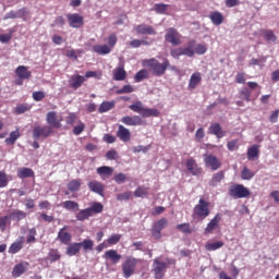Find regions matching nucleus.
<instances>
[{
  "mask_svg": "<svg viewBox=\"0 0 279 279\" xmlns=\"http://www.w3.org/2000/svg\"><path fill=\"white\" fill-rule=\"evenodd\" d=\"M142 65L146 69H149L156 77H162L165 73H167V69L171 66V63L169 62V59H163V62L160 63L156 58L151 59H144L142 61Z\"/></svg>",
  "mask_w": 279,
  "mask_h": 279,
  "instance_id": "1",
  "label": "nucleus"
},
{
  "mask_svg": "<svg viewBox=\"0 0 279 279\" xmlns=\"http://www.w3.org/2000/svg\"><path fill=\"white\" fill-rule=\"evenodd\" d=\"M132 112H137L144 119H149V117H160V111L158 109L145 108V105L141 100L135 101L129 106Z\"/></svg>",
  "mask_w": 279,
  "mask_h": 279,
  "instance_id": "2",
  "label": "nucleus"
},
{
  "mask_svg": "<svg viewBox=\"0 0 279 279\" xmlns=\"http://www.w3.org/2000/svg\"><path fill=\"white\" fill-rule=\"evenodd\" d=\"M210 202L199 198L198 204H196L193 208L192 217L193 219H201V221H204L206 217L210 216Z\"/></svg>",
  "mask_w": 279,
  "mask_h": 279,
  "instance_id": "3",
  "label": "nucleus"
},
{
  "mask_svg": "<svg viewBox=\"0 0 279 279\" xmlns=\"http://www.w3.org/2000/svg\"><path fill=\"white\" fill-rule=\"evenodd\" d=\"M99 213H104V205L99 202H95L90 207L81 209L76 214V219L77 221H86V219L93 217V215H99Z\"/></svg>",
  "mask_w": 279,
  "mask_h": 279,
  "instance_id": "4",
  "label": "nucleus"
},
{
  "mask_svg": "<svg viewBox=\"0 0 279 279\" xmlns=\"http://www.w3.org/2000/svg\"><path fill=\"white\" fill-rule=\"evenodd\" d=\"M136 265H138V258L128 256L124 263L122 264V274L124 278H131L136 271Z\"/></svg>",
  "mask_w": 279,
  "mask_h": 279,
  "instance_id": "5",
  "label": "nucleus"
},
{
  "mask_svg": "<svg viewBox=\"0 0 279 279\" xmlns=\"http://www.w3.org/2000/svg\"><path fill=\"white\" fill-rule=\"evenodd\" d=\"M229 195L234 199H243L244 197H250L252 192L243 184H234L229 189Z\"/></svg>",
  "mask_w": 279,
  "mask_h": 279,
  "instance_id": "6",
  "label": "nucleus"
},
{
  "mask_svg": "<svg viewBox=\"0 0 279 279\" xmlns=\"http://www.w3.org/2000/svg\"><path fill=\"white\" fill-rule=\"evenodd\" d=\"M167 226H169V220L167 218H160L159 220L155 221L150 229L151 236H154V239L157 241H160V239H162V231L165 228H167Z\"/></svg>",
  "mask_w": 279,
  "mask_h": 279,
  "instance_id": "7",
  "label": "nucleus"
},
{
  "mask_svg": "<svg viewBox=\"0 0 279 279\" xmlns=\"http://www.w3.org/2000/svg\"><path fill=\"white\" fill-rule=\"evenodd\" d=\"M166 43H170L173 47H178L182 45V35L178 32V29L170 27L167 29L165 35Z\"/></svg>",
  "mask_w": 279,
  "mask_h": 279,
  "instance_id": "8",
  "label": "nucleus"
},
{
  "mask_svg": "<svg viewBox=\"0 0 279 279\" xmlns=\"http://www.w3.org/2000/svg\"><path fill=\"white\" fill-rule=\"evenodd\" d=\"M51 134H53V129H51V126H40V125H36L33 129V138L35 141H40V138H49V136H51Z\"/></svg>",
  "mask_w": 279,
  "mask_h": 279,
  "instance_id": "9",
  "label": "nucleus"
},
{
  "mask_svg": "<svg viewBox=\"0 0 279 279\" xmlns=\"http://www.w3.org/2000/svg\"><path fill=\"white\" fill-rule=\"evenodd\" d=\"M170 56L172 58H174V60H180L181 56H187V58H193V56H195V50H193V48L186 47H179V48H172L170 50Z\"/></svg>",
  "mask_w": 279,
  "mask_h": 279,
  "instance_id": "10",
  "label": "nucleus"
},
{
  "mask_svg": "<svg viewBox=\"0 0 279 279\" xmlns=\"http://www.w3.org/2000/svg\"><path fill=\"white\" fill-rule=\"evenodd\" d=\"M153 271L155 274V279L165 278V272L167 271V263L155 258L153 262Z\"/></svg>",
  "mask_w": 279,
  "mask_h": 279,
  "instance_id": "11",
  "label": "nucleus"
},
{
  "mask_svg": "<svg viewBox=\"0 0 279 279\" xmlns=\"http://www.w3.org/2000/svg\"><path fill=\"white\" fill-rule=\"evenodd\" d=\"M204 162L207 169H211V171H219L221 169V159H219L215 155H204Z\"/></svg>",
  "mask_w": 279,
  "mask_h": 279,
  "instance_id": "12",
  "label": "nucleus"
},
{
  "mask_svg": "<svg viewBox=\"0 0 279 279\" xmlns=\"http://www.w3.org/2000/svg\"><path fill=\"white\" fill-rule=\"evenodd\" d=\"M46 121L48 128H51V130H60V128H62V120L58 119V113L56 111H49L46 116Z\"/></svg>",
  "mask_w": 279,
  "mask_h": 279,
  "instance_id": "13",
  "label": "nucleus"
},
{
  "mask_svg": "<svg viewBox=\"0 0 279 279\" xmlns=\"http://www.w3.org/2000/svg\"><path fill=\"white\" fill-rule=\"evenodd\" d=\"M185 167L192 175H202V173H204V170L197 165V161L193 157L186 160Z\"/></svg>",
  "mask_w": 279,
  "mask_h": 279,
  "instance_id": "14",
  "label": "nucleus"
},
{
  "mask_svg": "<svg viewBox=\"0 0 279 279\" xmlns=\"http://www.w3.org/2000/svg\"><path fill=\"white\" fill-rule=\"evenodd\" d=\"M116 134L122 143H130V141H132V132H130V129L125 128L123 124L118 126Z\"/></svg>",
  "mask_w": 279,
  "mask_h": 279,
  "instance_id": "15",
  "label": "nucleus"
},
{
  "mask_svg": "<svg viewBox=\"0 0 279 279\" xmlns=\"http://www.w3.org/2000/svg\"><path fill=\"white\" fill-rule=\"evenodd\" d=\"M219 223H221V214H216L204 229V234H213L215 230L219 229Z\"/></svg>",
  "mask_w": 279,
  "mask_h": 279,
  "instance_id": "16",
  "label": "nucleus"
},
{
  "mask_svg": "<svg viewBox=\"0 0 279 279\" xmlns=\"http://www.w3.org/2000/svg\"><path fill=\"white\" fill-rule=\"evenodd\" d=\"M121 123L124 125L136 128L137 125H143V118L141 116H124L121 118Z\"/></svg>",
  "mask_w": 279,
  "mask_h": 279,
  "instance_id": "17",
  "label": "nucleus"
},
{
  "mask_svg": "<svg viewBox=\"0 0 279 279\" xmlns=\"http://www.w3.org/2000/svg\"><path fill=\"white\" fill-rule=\"evenodd\" d=\"M136 34H141L142 36H156L158 34L154 26L147 24H138L135 26Z\"/></svg>",
  "mask_w": 279,
  "mask_h": 279,
  "instance_id": "18",
  "label": "nucleus"
},
{
  "mask_svg": "<svg viewBox=\"0 0 279 279\" xmlns=\"http://www.w3.org/2000/svg\"><path fill=\"white\" fill-rule=\"evenodd\" d=\"M68 16V23L70 27L80 28L84 25V17L77 13H70Z\"/></svg>",
  "mask_w": 279,
  "mask_h": 279,
  "instance_id": "19",
  "label": "nucleus"
},
{
  "mask_svg": "<svg viewBox=\"0 0 279 279\" xmlns=\"http://www.w3.org/2000/svg\"><path fill=\"white\" fill-rule=\"evenodd\" d=\"M66 230H69V227L64 226L59 230L57 235L58 241H60L62 245H69L71 243V240L73 239L71 233Z\"/></svg>",
  "mask_w": 279,
  "mask_h": 279,
  "instance_id": "20",
  "label": "nucleus"
},
{
  "mask_svg": "<svg viewBox=\"0 0 279 279\" xmlns=\"http://www.w3.org/2000/svg\"><path fill=\"white\" fill-rule=\"evenodd\" d=\"M84 82H86V77L80 74H73L69 80V86L70 88H73V90H77V88H81Z\"/></svg>",
  "mask_w": 279,
  "mask_h": 279,
  "instance_id": "21",
  "label": "nucleus"
},
{
  "mask_svg": "<svg viewBox=\"0 0 279 279\" xmlns=\"http://www.w3.org/2000/svg\"><path fill=\"white\" fill-rule=\"evenodd\" d=\"M223 180H226V171L220 170L213 174V177L208 181V184L209 186L216 187V186H219V184H221Z\"/></svg>",
  "mask_w": 279,
  "mask_h": 279,
  "instance_id": "22",
  "label": "nucleus"
},
{
  "mask_svg": "<svg viewBox=\"0 0 279 279\" xmlns=\"http://www.w3.org/2000/svg\"><path fill=\"white\" fill-rule=\"evenodd\" d=\"M28 267H29V263L27 262L16 264L12 270L13 278H21V276H23V274L27 271Z\"/></svg>",
  "mask_w": 279,
  "mask_h": 279,
  "instance_id": "23",
  "label": "nucleus"
},
{
  "mask_svg": "<svg viewBox=\"0 0 279 279\" xmlns=\"http://www.w3.org/2000/svg\"><path fill=\"white\" fill-rule=\"evenodd\" d=\"M97 173L100 175L101 180H108L114 173V169L110 166H101L97 168Z\"/></svg>",
  "mask_w": 279,
  "mask_h": 279,
  "instance_id": "24",
  "label": "nucleus"
},
{
  "mask_svg": "<svg viewBox=\"0 0 279 279\" xmlns=\"http://www.w3.org/2000/svg\"><path fill=\"white\" fill-rule=\"evenodd\" d=\"M128 78V72H125V68L123 65L116 68L113 70V80L116 82H125Z\"/></svg>",
  "mask_w": 279,
  "mask_h": 279,
  "instance_id": "25",
  "label": "nucleus"
},
{
  "mask_svg": "<svg viewBox=\"0 0 279 279\" xmlns=\"http://www.w3.org/2000/svg\"><path fill=\"white\" fill-rule=\"evenodd\" d=\"M209 20L211 21L213 25L219 27V25H222L225 21L223 13L219 11H213L209 13Z\"/></svg>",
  "mask_w": 279,
  "mask_h": 279,
  "instance_id": "26",
  "label": "nucleus"
},
{
  "mask_svg": "<svg viewBox=\"0 0 279 279\" xmlns=\"http://www.w3.org/2000/svg\"><path fill=\"white\" fill-rule=\"evenodd\" d=\"M15 75L20 80H29V77H32V71H29L25 65H20L15 69Z\"/></svg>",
  "mask_w": 279,
  "mask_h": 279,
  "instance_id": "27",
  "label": "nucleus"
},
{
  "mask_svg": "<svg viewBox=\"0 0 279 279\" xmlns=\"http://www.w3.org/2000/svg\"><path fill=\"white\" fill-rule=\"evenodd\" d=\"M201 83H202V73L199 72L193 73L189 82L190 90H195V88H197V85H199Z\"/></svg>",
  "mask_w": 279,
  "mask_h": 279,
  "instance_id": "28",
  "label": "nucleus"
},
{
  "mask_svg": "<svg viewBox=\"0 0 279 279\" xmlns=\"http://www.w3.org/2000/svg\"><path fill=\"white\" fill-rule=\"evenodd\" d=\"M104 258H106V260H111L113 265H117V263L121 260V254H119L117 250H109L105 253Z\"/></svg>",
  "mask_w": 279,
  "mask_h": 279,
  "instance_id": "29",
  "label": "nucleus"
},
{
  "mask_svg": "<svg viewBox=\"0 0 279 279\" xmlns=\"http://www.w3.org/2000/svg\"><path fill=\"white\" fill-rule=\"evenodd\" d=\"M209 134H214L217 138H223L226 136V132L221 129V124L214 123L209 126Z\"/></svg>",
  "mask_w": 279,
  "mask_h": 279,
  "instance_id": "30",
  "label": "nucleus"
},
{
  "mask_svg": "<svg viewBox=\"0 0 279 279\" xmlns=\"http://www.w3.org/2000/svg\"><path fill=\"white\" fill-rule=\"evenodd\" d=\"M260 35L266 43H276L278 40V36L271 29H262Z\"/></svg>",
  "mask_w": 279,
  "mask_h": 279,
  "instance_id": "31",
  "label": "nucleus"
},
{
  "mask_svg": "<svg viewBox=\"0 0 279 279\" xmlns=\"http://www.w3.org/2000/svg\"><path fill=\"white\" fill-rule=\"evenodd\" d=\"M70 193H77L82 189V179H73L66 184Z\"/></svg>",
  "mask_w": 279,
  "mask_h": 279,
  "instance_id": "32",
  "label": "nucleus"
},
{
  "mask_svg": "<svg viewBox=\"0 0 279 279\" xmlns=\"http://www.w3.org/2000/svg\"><path fill=\"white\" fill-rule=\"evenodd\" d=\"M89 191L97 193L98 195H104V184L99 181H90L88 183Z\"/></svg>",
  "mask_w": 279,
  "mask_h": 279,
  "instance_id": "33",
  "label": "nucleus"
},
{
  "mask_svg": "<svg viewBox=\"0 0 279 279\" xmlns=\"http://www.w3.org/2000/svg\"><path fill=\"white\" fill-rule=\"evenodd\" d=\"M93 51L98 53V56H108V53L112 51V48H110L108 45H95L93 47Z\"/></svg>",
  "mask_w": 279,
  "mask_h": 279,
  "instance_id": "34",
  "label": "nucleus"
},
{
  "mask_svg": "<svg viewBox=\"0 0 279 279\" xmlns=\"http://www.w3.org/2000/svg\"><path fill=\"white\" fill-rule=\"evenodd\" d=\"M117 106V102L114 100L111 101H102L98 108V112L100 114H104V112H110Z\"/></svg>",
  "mask_w": 279,
  "mask_h": 279,
  "instance_id": "35",
  "label": "nucleus"
},
{
  "mask_svg": "<svg viewBox=\"0 0 279 279\" xmlns=\"http://www.w3.org/2000/svg\"><path fill=\"white\" fill-rule=\"evenodd\" d=\"M82 250V244L78 243H72L66 247L65 254L68 256H76V254H80Z\"/></svg>",
  "mask_w": 279,
  "mask_h": 279,
  "instance_id": "36",
  "label": "nucleus"
},
{
  "mask_svg": "<svg viewBox=\"0 0 279 279\" xmlns=\"http://www.w3.org/2000/svg\"><path fill=\"white\" fill-rule=\"evenodd\" d=\"M35 173L32 168H20L17 170V178L25 180V178H34Z\"/></svg>",
  "mask_w": 279,
  "mask_h": 279,
  "instance_id": "37",
  "label": "nucleus"
},
{
  "mask_svg": "<svg viewBox=\"0 0 279 279\" xmlns=\"http://www.w3.org/2000/svg\"><path fill=\"white\" fill-rule=\"evenodd\" d=\"M223 245H225L223 241L207 242L205 244V250L207 252H216V250H221V247H223Z\"/></svg>",
  "mask_w": 279,
  "mask_h": 279,
  "instance_id": "38",
  "label": "nucleus"
},
{
  "mask_svg": "<svg viewBox=\"0 0 279 279\" xmlns=\"http://www.w3.org/2000/svg\"><path fill=\"white\" fill-rule=\"evenodd\" d=\"M22 240L23 238H21L20 241H15L11 244L9 247V254H19V252L23 250L24 242Z\"/></svg>",
  "mask_w": 279,
  "mask_h": 279,
  "instance_id": "39",
  "label": "nucleus"
},
{
  "mask_svg": "<svg viewBox=\"0 0 279 279\" xmlns=\"http://www.w3.org/2000/svg\"><path fill=\"white\" fill-rule=\"evenodd\" d=\"M60 258H62L60 251L58 248H50L48 253V260H50V263H58Z\"/></svg>",
  "mask_w": 279,
  "mask_h": 279,
  "instance_id": "40",
  "label": "nucleus"
},
{
  "mask_svg": "<svg viewBox=\"0 0 279 279\" xmlns=\"http://www.w3.org/2000/svg\"><path fill=\"white\" fill-rule=\"evenodd\" d=\"M259 154L258 145H253L247 149L246 156L248 160H254V158H258Z\"/></svg>",
  "mask_w": 279,
  "mask_h": 279,
  "instance_id": "41",
  "label": "nucleus"
},
{
  "mask_svg": "<svg viewBox=\"0 0 279 279\" xmlns=\"http://www.w3.org/2000/svg\"><path fill=\"white\" fill-rule=\"evenodd\" d=\"M65 210H80V204L75 201H65L61 204Z\"/></svg>",
  "mask_w": 279,
  "mask_h": 279,
  "instance_id": "42",
  "label": "nucleus"
},
{
  "mask_svg": "<svg viewBox=\"0 0 279 279\" xmlns=\"http://www.w3.org/2000/svg\"><path fill=\"white\" fill-rule=\"evenodd\" d=\"M239 97L240 99H243L244 101H252V90L247 87H243L240 92H239Z\"/></svg>",
  "mask_w": 279,
  "mask_h": 279,
  "instance_id": "43",
  "label": "nucleus"
},
{
  "mask_svg": "<svg viewBox=\"0 0 279 279\" xmlns=\"http://www.w3.org/2000/svg\"><path fill=\"white\" fill-rule=\"evenodd\" d=\"M19 138H21V132L17 129L10 133V136L5 140V143H7V145H14V143H16V141H19Z\"/></svg>",
  "mask_w": 279,
  "mask_h": 279,
  "instance_id": "44",
  "label": "nucleus"
},
{
  "mask_svg": "<svg viewBox=\"0 0 279 279\" xmlns=\"http://www.w3.org/2000/svg\"><path fill=\"white\" fill-rule=\"evenodd\" d=\"M78 244L81 245V247H83L84 252H93V247H95V242L88 239L78 242Z\"/></svg>",
  "mask_w": 279,
  "mask_h": 279,
  "instance_id": "45",
  "label": "nucleus"
},
{
  "mask_svg": "<svg viewBox=\"0 0 279 279\" xmlns=\"http://www.w3.org/2000/svg\"><path fill=\"white\" fill-rule=\"evenodd\" d=\"M29 110H32V106L28 104H21L17 105L14 109V112L16 114H25V112H29Z\"/></svg>",
  "mask_w": 279,
  "mask_h": 279,
  "instance_id": "46",
  "label": "nucleus"
},
{
  "mask_svg": "<svg viewBox=\"0 0 279 279\" xmlns=\"http://www.w3.org/2000/svg\"><path fill=\"white\" fill-rule=\"evenodd\" d=\"M27 217V213L17 209L13 213H11V219H14L15 221H22V219H25Z\"/></svg>",
  "mask_w": 279,
  "mask_h": 279,
  "instance_id": "47",
  "label": "nucleus"
},
{
  "mask_svg": "<svg viewBox=\"0 0 279 279\" xmlns=\"http://www.w3.org/2000/svg\"><path fill=\"white\" fill-rule=\"evenodd\" d=\"M154 10H155L156 14H166L167 10H169V4L156 3L154 5Z\"/></svg>",
  "mask_w": 279,
  "mask_h": 279,
  "instance_id": "48",
  "label": "nucleus"
},
{
  "mask_svg": "<svg viewBox=\"0 0 279 279\" xmlns=\"http://www.w3.org/2000/svg\"><path fill=\"white\" fill-rule=\"evenodd\" d=\"M147 77H149V72L143 69L135 74L134 80L135 82H143V80H147Z\"/></svg>",
  "mask_w": 279,
  "mask_h": 279,
  "instance_id": "49",
  "label": "nucleus"
},
{
  "mask_svg": "<svg viewBox=\"0 0 279 279\" xmlns=\"http://www.w3.org/2000/svg\"><path fill=\"white\" fill-rule=\"evenodd\" d=\"M256 173H254L252 170H250L247 167H244L241 171V178L242 180H252Z\"/></svg>",
  "mask_w": 279,
  "mask_h": 279,
  "instance_id": "50",
  "label": "nucleus"
},
{
  "mask_svg": "<svg viewBox=\"0 0 279 279\" xmlns=\"http://www.w3.org/2000/svg\"><path fill=\"white\" fill-rule=\"evenodd\" d=\"M10 177L5 174L4 171H0V189H5L8 184L10 183Z\"/></svg>",
  "mask_w": 279,
  "mask_h": 279,
  "instance_id": "51",
  "label": "nucleus"
},
{
  "mask_svg": "<svg viewBox=\"0 0 279 279\" xmlns=\"http://www.w3.org/2000/svg\"><path fill=\"white\" fill-rule=\"evenodd\" d=\"M177 230H180V232H183V234H191L193 232L191 225L186 222L177 225Z\"/></svg>",
  "mask_w": 279,
  "mask_h": 279,
  "instance_id": "52",
  "label": "nucleus"
},
{
  "mask_svg": "<svg viewBox=\"0 0 279 279\" xmlns=\"http://www.w3.org/2000/svg\"><path fill=\"white\" fill-rule=\"evenodd\" d=\"M134 86L132 85H124L122 88L118 89L116 93L117 95H128L130 93H134Z\"/></svg>",
  "mask_w": 279,
  "mask_h": 279,
  "instance_id": "53",
  "label": "nucleus"
},
{
  "mask_svg": "<svg viewBox=\"0 0 279 279\" xmlns=\"http://www.w3.org/2000/svg\"><path fill=\"white\" fill-rule=\"evenodd\" d=\"M149 189L148 187H137L134 191V196L135 197H147Z\"/></svg>",
  "mask_w": 279,
  "mask_h": 279,
  "instance_id": "54",
  "label": "nucleus"
},
{
  "mask_svg": "<svg viewBox=\"0 0 279 279\" xmlns=\"http://www.w3.org/2000/svg\"><path fill=\"white\" fill-rule=\"evenodd\" d=\"M84 130H86V124H84V122L78 121V125L73 128V134L75 136H80V134H82V132H84Z\"/></svg>",
  "mask_w": 279,
  "mask_h": 279,
  "instance_id": "55",
  "label": "nucleus"
},
{
  "mask_svg": "<svg viewBox=\"0 0 279 279\" xmlns=\"http://www.w3.org/2000/svg\"><path fill=\"white\" fill-rule=\"evenodd\" d=\"M117 34L116 33H111L109 36H108V46L109 49H114V45H117Z\"/></svg>",
  "mask_w": 279,
  "mask_h": 279,
  "instance_id": "56",
  "label": "nucleus"
},
{
  "mask_svg": "<svg viewBox=\"0 0 279 279\" xmlns=\"http://www.w3.org/2000/svg\"><path fill=\"white\" fill-rule=\"evenodd\" d=\"M113 180H114L116 184H123V182H125V180H128V175H125V173H123V172H119V173L114 174Z\"/></svg>",
  "mask_w": 279,
  "mask_h": 279,
  "instance_id": "57",
  "label": "nucleus"
},
{
  "mask_svg": "<svg viewBox=\"0 0 279 279\" xmlns=\"http://www.w3.org/2000/svg\"><path fill=\"white\" fill-rule=\"evenodd\" d=\"M132 197V192L120 193L116 196L118 202H128Z\"/></svg>",
  "mask_w": 279,
  "mask_h": 279,
  "instance_id": "58",
  "label": "nucleus"
},
{
  "mask_svg": "<svg viewBox=\"0 0 279 279\" xmlns=\"http://www.w3.org/2000/svg\"><path fill=\"white\" fill-rule=\"evenodd\" d=\"M206 51H208V47H206V45L198 44L195 47L194 54L197 53V56H204Z\"/></svg>",
  "mask_w": 279,
  "mask_h": 279,
  "instance_id": "59",
  "label": "nucleus"
},
{
  "mask_svg": "<svg viewBox=\"0 0 279 279\" xmlns=\"http://www.w3.org/2000/svg\"><path fill=\"white\" fill-rule=\"evenodd\" d=\"M107 160H119V153L114 149H110L106 154Z\"/></svg>",
  "mask_w": 279,
  "mask_h": 279,
  "instance_id": "60",
  "label": "nucleus"
},
{
  "mask_svg": "<svg viewBox=\"0 0 279 279\" xmlns=\"http://www.w3.org/2000/svg\"><path fill=\"white\" fill-rule=\"evenodd\" d=\"M121 241V234H112L108 240V245H117Z\"/></svg>",
  "mask_w": 279,
  "mask_h": 279,
  "instance_id": "61",
  "label": "nucleus"
},
{
  "mask_svg": "<svg viewBox=\"0 0 279 279\" xmlns=\"http://www.w3.org/2000/svg\"><path fill=\"white\" fill-rule=\"evenodd\" d=\"M141 45H149V44L147 41H143L140 39H133L130 41V47H132L133 49H138Z\"/></svg>",
  "mask_w": 279,
  "mask_h": 279,
  "instance_id": "62",
  "label": "nucleus"
},
{
  "mask_svg": "<svg viewBox=\"0 0 279 279\" xmlns=\"http://www.w3.org/2000/svg\"><path fill=\"white\" fill-rule=\"evenodd\" d=\"M45 97H46L45 92H34L33 93L34 101H43V99H45Z\"/></svg>",
  "mask_w": 279,
  "mask_h": 279,
  "instance_id": "63",
  "label": "nucleus"
},
{
  "mask_svg": "<svg viewBox=\"0 0 279 279\" xmlns=\"http://www.w3.org/2000/svg\"><path fill=\"white\" fill-rule=\"evenodd\" d=\"M11 40H12V33L0 35V43L7 44V43H10Z\"/></svg>",
  "mask_w": 279,
  "mask_h": 279,
  "instance_id": "64",
  "label": "nucleus"
}]
</instances>
